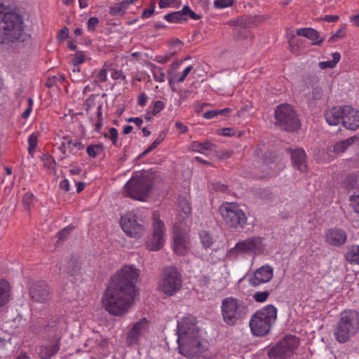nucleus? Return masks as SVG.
I'll list each match as a JSON object with an SVG mask.
<instances>
[{"label":"nucleus","mask_w":359,"mask_h":359,"mask_svg":"<svg viewBox=\"0 0 359 359\" xmlns=\"http://www.w3.org/2000/svg\"><path fill=\"white\" fill-rule=\"evenodd\" d=\"M139 276L140 270L130 265L123 266L111 276L102 297V306L111 316L121 317L130 311L138 294L135 284Z\"/></svg>","instance_id":"obj_1"},{"label":"nucleus","mask_w":359,"mask_h":359,"mask_svg":"<svg viewBox=\"0 0 359 359\" xmlns=\"http://www.w3.org/2000/svg\"><path fill=\"white\" fill-rule=\"evenodd\" d=\"M178 349L182 355L202 359L208 355L209 343L203 338V332L196 325V318L188 315L177 320Z\"/></svg>","instance_id":"obj_2"},{"label":"nucleus","mask_w":359,"mask_h":359,"mask_svg":"<svg viewBox=\"0 0 359 359\" xmlns=\"http://www.w3.org/2000/svg\"><path fill=\"white\" fill-rule=\"evenodd\" d=\"M30 34L25 30L22 18L15 12H6L0 27L1 43L24 42Z\"/></svg>","instance_id":"obj_3"},{"label":"nucleus","mask_w":359,"mask_h":359,"mask_svg":"<svg viewBox=\"0 0 359 359\" xmlns=\"http://www.w3.org/2000/svg\"><path fill=\"white\" fill-rule=\"evenodd\" d=\"M359 330V315L354 310H345L334 330V336L339 343L348 341Z\"/></svg>","instance_id":"obj_4"},{"label":"nucleus","mask_w":359,"mask_h":359,"mask_svg":"<svg viewBox=\"0 0 359 359\" xmlns=\"http://www.w3.org/2000/svg\"><path fill=\"white\" fill-rule=\"evenodd\" d=\"M277 318V309L269 304L254 313L250 320L252 333L258 337L267 334Z\"/></svg>","instance_id":"obj_5"},{"label":"nucleus","mask_w":359,"mask_h":359,"mask_svg":"<svg viewBox=\"0 0 359 359\" xmlns=\"http://www.w3.org/2000/svg\"><path fill=\"white\" fill-rule=\"evenodd\" d=\"M221 311L224 322L228 325L233 326L244 319L249 311L243 301L229 297L222 300Z\"/></svg>","instance_id":"obj_6"},{"label":"nucleus","mask_w":359,"mask_h":359,"mask_svg":"<svg viewBox=\"0 0 359 359\" xmlns=\"http://www.w3.org/2000/svg\"><path fill=\"white\" fill-rule=\"evenodd\" d=\"M152 185L151 179L146 172H136L125 184L124 190L128 197L137 201H144Z\"/></svg>","instance_id":"obj_7"},{"label":"nucleus","mask_w":359,"mask_h":359,"mask_svg":"<svg viewBox=\"0 0 359 359\" xmlns=\"http://www.w3.org/2000/svg\"><path fill=\"white\" fill-rule=\"evenodd\" d=\"M265 244L264 239L253 236L238 242L226 254L229 259H234L243 254L257 255L264 252Z\"/></svg>","instance_id":"obj_8"},{"label":"nucleus","mask_w":359,"mask_h":359,"mask_svg":"<svg viewBox=\"0 0 359 359\" xmlns=\"http://www.w3.org/2000/svg\"><path fill=\"white\" fill-rule=\"evenodd\" d=\"M219 212L229 227L238 228L245 224V214L236 203H223L219 208Z\"/></svg>","instance_id":"obj_9"},{"label":"nucleus","mask_w":359,"mask_h":359,"mask_svg":"<svg viewBox=\"0 0 359 359\" xmlns=\"http://www.w3.org/2000/svg\"><path fill=\"white\" fill-rule=\"evenodd\" d=\"M46 332L50 344L41 345L38 348V354L41 359H49L58 352L62 335V327L60 325H49Z\"/></svg>","instance_id":"obj_10"},{"label":"nucleus","mask_w":359,"mask_h":359,"mask_svg":"<svg viewBox=\"0 0 359 359\" xmlns=\"http://www.w3.org/2000/svg\"><path fill=\"white\" fill-rule=\"evenodd\" d=\"M182 287V278L177 269L166 267L161 275L158 289L165 294L171 296Z\"/></svg>","instance_id":"obj_11"},{"label":"nucleus","mask_w":359,"mask_h":359,"mask_svg":"<svg viewBox=\"0 0 359 359\" xmlns=\"http://www.w3.org/2000/svg\"><path fill=\"white\" fill-rule=\"evenodd\" d=\"M275 118L276 123L285 130L292 131L299 127L297 115L291 105L288 104H281L276 107Z\"/></svg>","instance_id":"obj_12"},{"label":"nucleus","mask_w":359,"mask_h":359,"mask_svg":"<svg viewBox=\"0 0 359 359\" xmlns=\"http://www.w3.org/2000/svg\"><path fill=\"white\" fill-rule=\"evenodd\" d=\"M299 345V339L294 336H286L269 351L271 358L289 359Z\"/></svg>","instance_id":"obj_13"},{"label":"nucleus","mask_w":359,"mask_h":359,"mask_svg":"<svg viewBox=\"0 0 359 359\" xmlns=\"http://www.w3.org/2000/svg\"><path fill=\"white\" fill-rule=\"evenodd\" d=\"M165 243V228L163 222L156 214L154 215L152 233L147 237L145 245L150 251H158L162 249Z\"/></svg>","instance_id":"obj_14"},{"label":"nucleus","mask_w":359,"mask_h":359,"mask_svg":"<svg viewBox=\"0 0 359 359\" xmlns=\"http://www.w3.org/2000/svg\"><path fill=\"white\" fill-rule=\"evenodd\" d=\"M137 215L135 210L123 215L120 219V226L126 235L131 238H141L146 231L145 227L137 222Z\"/></svg>","instance_id":"obj_15"},{"label":"nucleus","mask_w":359,"mask_h":359,"mask_svg":"<svg viewBox=\"0 0 359 359\" xmlns=\"http://www.w3.org/2000/svg\"><path fill=\"white\" fill-rule=\"evenodd\" d=\"M172 250L178 255H185L189 250V241L182 233L178 224L172 228Z\"/></svg>","instance_id":"obj_16"},{"label":"nucleus","mask_w":359,"mask_h":359,"mask_svg":"<svg viewBox=\"0 0 359 359\" xmlns=\"http://www.w3.org/2000/svg\"><path fill=\"white\" fill-rule=\"evenodd\" d=\"M148 329L149 321L146 318H142L135 323L127 334V344L129 346L137 344L141 337L148 332Z\"/></svg>","instance_id":"obj_17"},{"label":"nucleus","mask_w":359,"mask_h":359,"mask_svg":"<svg viewBox=\"0 0 359 359\" xmlns=\"http://www.w3.org/2000/svg\"><path fill=\"white\" fill-rule=\"evenodd\" d=\"M273 276V269L269 264H265L255 271L250 277L249 281L252 286L269 282Z\"/></svg>","instance_id":"obj_18"},{"label":"nucleus","mask_w":359,"mask_h":359,"mask_svg":"<svg viewBox=\"0 0 359 359\" xmlns=\"http://www.w3.org/2000/svg\"><path fill=\"white\" fill-rule=\"evenodd\" d=\"M343 126L351 130H357L359 128V111L351 106H344Z\"/></svg>","instance_id":"obj_19"},{"label":"nucleus","mask_w":359,"mask_h":359,"mask_svg":"<svg viewBox=\"0 0 359 359\" xmlns=\"http://www.w3.org/2000/svg\"><path fill=\"white\" fill-rule=\"evenodd\" d=\"M30 296L33 301L45 303L50 299L48 287L45 283H37L30 289Z\"/></svg>","instance_id":"obj_20"},{"label":"nucleus","mask_w":359,"mask_h":359,"mask_svg":"<svg viewBox=\"0 0 359 359\" xmlns=\"http://www.w3.org/2000/svg\"><path fill=\"white\" fill-rule=\"evenodd\" d=\"M327 243L334 246H340L344 244L347 239L346 233L337 228L329 229L325 236Z\"/></svg>","instance_id":"obj_21"},{"label":"nucleus","mask_w":359,"mask_h":359,"mask_svg":"<svg viewBox=\"0 0 359 359\" xmlns=\"http://www.w3.org/2000/svg\"><path fill=\"white\" fill-rule=\"evenodd\" d=\"M344 107H332L325 113V118L327 123L330 126L343 124Z\"/></svg>","instance_id":"obj_22"},{"label":"nucleus","mask_w":359,"mask_h":359,"mask_svg":"<svg viewBox=\"0 0 359 359\" xmlns=\"http://www.w3.org/2000/svg\"><path fill=\"white\" fill-rule=\"evenodd\" d=\"M59 148L62 154H66L68 151L72 154H76L78 151L82 150L84 148V145L79 140L65 137L63 138V141Z\"/></svg>","instance_id":"obj_23"},{"label":"nucleus","mask_w":359,"mask_h":359,"mask_svg":"<svg viewBox=\"0 0 359 359\" xmlns=\"http://www.w3.org/2000/svg\"><path fill=\"white\" fill-rule=\"evenodd\" d=\"M291 158L294 165L301 172L307 169L306 154L304 149H296L291 151Z\"/></svg>","instance_id":"obj_24"},{"label":"nucleus","mask_w":359,"mask_h":359,"mask_svg":"<svg viewBox=\"0 0 359 359\" xmlns=\"http://www.w3.org/2000/svg\"><path fill=\"white\" fill-rule=\"evenodd\" d=\"M356 140V137H352L345 140L337 142L332 147L333 149V150H330L332 154H329L328 156H324L323 160L329 161L334 158V154L344 152L351 145L355 142Z\"/></svg>","instance_id":"obj_25"},{"label":"nucleus","mask_w":359,"mask_h":359,"mask_svg":"<svg viewBox=\"0 0 359 359\" xmlns=\"http://www.w3.org/2000/svg\"><path fill=\"white\" fill-rule=\"evenodd\" d=\"M296 34L298 36H304L312 41L313 45H319L324 41V38H320L318 32L313 28H300L297 29Z\"/></svg>","instance_id":"obj_26"},{"label":"nucleus","mask_w":359,"mask_h":359,"mask_svg":"<svg viewBox=\"0 0 359 359\" xmlns=\"http://www.w3.org/2000/svg\"><path fill=\"white\" fill-rule=\"evenodd\" d=\"M191 213V208L189 202L185 199H180L177 205V217L180 222L182 223L187 219Z\"/></svg>","instance_id":"obj_27"},{"label":"nucleus","mask_w":359,"mask_h":359,"mask_svg":"<svg viewBox=\"0 0 359 359\" xmlns=\"http://www.w3.org/2000/svg\"><path fill=\"white\" fill-rule=\"evenodd\" d=\"M11 298V287L5 280H0V307L7 304Z\"/></svg>","instance_id":"obj_28"},{"label":"nucleus","mask_w":359,"mask_h":359,"mask_svg":"<svg viewBox=\"0 0 359 359\" xmlns=\"http://www.w3.org/2000/svg\"><path fill=\"white\" fill-rule=\"evenodd\" d=\"M128 6L122 1L118 3L114 4L109 7V13L112 16L121 17L125 15Z\"/></svg>","instance_id":"obj_29"},{"label":"nucleus","mask_w":359,"mask_h":359,"mask_svg":"<svg viewBox=\"0 0 359 359\" xmlns=\"http://www.w3.org/2000/svg\"><path fill=\"white\" fill-rule=\"evenodd\" d=\"M200 242L205 250L211 248L215 242L214 237L207 231H201L199 233Z\"/></svg>","instance_id":"obj_30"},{"label":"nucleus","mask_w":359,"mask_h":359,"mask_svg":"<svg viewBox=\"0 0 359 359\" xmlns=\"http://www.w3.org/2000/svg\"><path fill=\"white\" fill-rule=\"evenodd\" d=\"M346 259L351 264H359V245L351 246L346 254Z\"/></svg>","instance_id":"obj_31"},{"label":"nucleus","mask_w":359,"mask_h":359,"mask_svg":"<svg viewBox=\"0 0 359 359\" xmlns=\"http://www.w3.org/2000/svg\"><path fill=\"white\" fill-rule=\"evenodd\" d=\"M332 60L320 62L318 64L319 67L321 69H332L335 67L341 59V55L339 53L335 52L332 55Z\"/></svg>","instance_id":"obj_32"},{"label":"nucleus","mask_w":359,"mask_h":359,"mask_svg":"<svg viewBox=\"0 0 359 359\" xmlns=\"http://www.w3.org/2000/svg\"><path fill=\"white\" fill-rule=\"evenodd\" d=\"M81 268L79 264L75 260H70L68 262V266L66 269L67 274L72 276H77L81 273Z\"/></svg>","instance_id":"obj_33"},{"label":"nucleus","mask_w":359,"mask_h":359,"mask_svg":"<svg viewBox=\"0 0 359 359\" xmlns=\"http://www.w3.org/2000/svg\"><path fill=\"white\" fill-rule=\"evenodd\" d=\"M103 151V146L101 144H90L87 149L88 155L91 158H95L97 155L101 154Z\"/></svg>","instance_id":"obj_34"},{"label":"nucleus","mask_w":359,"mask_h":359,"mask_svg":"<svg viewBox=\"0 0 359 359\" xmlns=\"http://www.w3.org/2000/svg\"><path fill=\"white\" fill-rule=\"evenodd\" d=\"M164 18L168 22L172 23H177L184 20L182 16L181 13H180L179 11L167 14L165 15Z\"/></svg>","instance_id":"obj_35"},{"label":"nucleus","mask_w":359,"mask_h":359,"mask_svg":"<svg viewBox=\"0 0 359 359\" xmlns=\"http://www.w3.org/2000/svg\"><path fill=\"white\" fill-rule=\"evenodd\" d=\"M192 69L193 67L191 65L187 67L181 73L173 75V79L175 80L177 83L183 82Z\"/></svg>","instance_id":"obj_36"},{"label":"nucleus","mask_w":359,"mask_h":359,"mask_svg":"<svg viewBox=\"0 0 359 359\" xmlns=\"http://www.w3.org/2000/svg\"><path fill=\"white\" fill-rule=\"evenodd\" d=\"M153 76L154 79L157 82L162 83L165 81V74L162 69L159 67H155L154 69Z\"/></svg>","instance_id":"obj_37"},{"label":"nucleus","mask_w":359,"mask_h":359,"mask_svg":"<svg viewBox=\"0 0 359 359\" xmlns=\"http://www.w3.org/2000/svg\"><path fill=\"white\" fill-rule=\"evenodd\" d=\"M350 202L353 211L359 215V192L350 196Z\"/></svg>","instance_id":"obj_38"},{"label":"nucleus","mask_w":359,"mask_h":359,"mask_svg":"<svg viewBox=\"0 0 359 359\" xmlns=\"http://www.w3.org/2000/svg\"><path fill=\"white\" fill-rule=\"evenodd\" d=\"M38 142V135L35 133H32L28 138L29 147L28 151L31 154L35 150Z\"/></svg>","instance_id":"obj_39"},{"label":"nucleus","mask_w":359,"mask_h":359,"mask_svg":"<svg viewBox=\"0 0 359 359\" xmlns=\"http://www.w3.org/2000/svg\"><path fill=\"white\" fill-rule=\"evenodd\" d=\"M104 135L106 138L110 139L114 145H116L118 131L115 128H111L107 133H104Z\"/></svg>","instance_id":"obj_40"},{"label":"nucleus","mask_w":359,"mask_h":359,"mask_svg":"<svg viewBox=\"0 0 359 359\" xmlns=\"http://www.w3.org/2000/svg\"><path fill=\"white\" fill-rule=\"evenodd\" d=\"M269 296V292L268 291L263 292H257L253 294V299L257 302H265Z\"/></svg>","instance_id":"obj_41"},{"label":"nucleus","mask_w":359,"mask_h":359,"mask_svg":"<svg viewBox=\"0 0 359 359\" xmlns=\"http://www.w3.org/2000/svg\"><path fill=\"white\" fill-rule=\"evenodd\" d=\"M165 104L161 100H156L153 103V107L151 109V113L154 115H156L160 113L164 108Z\"/></svg>","instance_id":"obj_42"},{"label":"nucleus","mask_w":359,"mask_h":359,"mask_svg":"<svg viewBox=\"0 0 359 359\" xmlns=\"http://www.w3.org/2000/svg\"><path fill=\"white\" fill-rule=\"evenodd\" d=\"M233 3V0H215L214 6L219 9L227 8L231 6Z\"/></svg>","instance_id":"obj_43"},{"label":"nucleus","mask_w":359,"mask_h":359,"mask_svg":"<svg viewBox=\"0 0 359 359\" xmlns=\"http://www.w3.org/2000/svg\"><path fill=\"white\" fill-rule=\"evenodd\" d=\"M107 79V72L105 69H100L95 75V81L96 82H104Z\"/></svg>","instance_id":"obj_44"},{"label":"nucleus","mask_w":359,"mask_h":359,"mask_svg":"<svg viewBox=\"0 0 359 359\" xmlns=\"http://www.w3.org/2000/svg\"><path fill=\"white\" fill-rule=\"evenodd\" d=\"M199 146L201 149V153H203L204 151H214L215 149V145L209 141L200 142Z\"/></svg>","instance_id":"obj_45"},{"label":"nucleus","mask_w":359,"mask_h":359,"mask_svg":"<svg viewBox=\"0 0 359 359\" xmlns=\"http://www.w3.org/2000/svg\"><path fill=\"white\" fill-rule=\"evenodd\" d=\"M34 195L32 193H26L22 198V203L26 208H29L32 203Z\"/></svg>","instance_id":"obj_46"},{"label":"nucleus","mask_w":359,"mask_h":359,"mask_svg":"<svg viewBox=\"0 0 359 359\" xmlns=\"http://www.w3.org/2000/svg\"><path fill=\"white\" fill-rule=\"evenodd\" d=\"M85 61V56L83 52L76 53L72 60V62L74 65H79L82 64Z\"/></svg>","instance_id":"obj_47"},{"label":"nucleus","mask_w":359,"mask_h":359,"mask_svg":"<svg viewBox=\"0 0 359 359\" xmlns=\"http://www.w3.org/2000/svg\"><path fill=\"white\" fill-rule=\"evenodd\" d=\"M99 23V20L97 18L92 17L88 20V29L89 31H93Z\"/></svg>","instance_id":"obj_48"},{"label":"nucleus","mask_w":359,"mask_h":359,"mask_svg":"<svg viewBox=\"0 0 359 359\" xmlns=\"http://www.w3.org/2000/svg\"><path fill=\"white\" fill-rule=\"evenodd\" d=\"M111 77L112 79L116 80V79H123L124 80L126 79L125 75L123 74V72L121 70L114 69L112 71L111 74Z\"/></svg>","instance_id":"obj_49"},{"label":"nucleus","mask_w":359,"mask_h":359,"mask_svg":"<svg viewBox=\"0 0 359 359\" xmlns=\"http://www.w3.org/2000/svg\"><path fill=\"white\" fill-rule=\"evenodd\" d=\"M346 35L345 32V28L341 27L339 29L335 34L332 35V36L330 38V41H334L336 39H341L344 38Z\"/></svg>","instance_id":"obj_50"},{"label":"nucleus","mask_w":359,"mask_h":359,"mask_svg":"<svg viewBox=\"0 0 359 359\" xmlns=\"http://www.w3.org/2000/svg\"><path fill=\"white\" fill-rule=\"evenodd\" d=\"M155 6L153 4L150 8L145 9L143 11L142 14V19H147L152 16L154 13Z\"/></svg>","instance_id":"obj_51"},{"label":"nucleus","mask_w":359,"mask_h":359,"mask_svg":"<svg viewBox=\"0 0 359 359\" xmlns=\"http://www.w3.org/2000/svg\"><path fill=\"white\" fill-rule=\"evenodd\" d=\"M69 36V29L67 27H65L62 28L59 33L57 34V39L59 41H64Z\"/></svg>","instance_id":"obj_52"},{"label":"nucleus","mask_w":359,"mask_h":359,"mask_svg":"<svg viewBox=\"0 0 359 359\" xmlns=\"http://www.w3.org/2000/svg\"><path fill=\"white\" fill-rule=\"evenodd\" d=\"M32 106H33V100L31 98L28 99V107L25 109V111L22 113V116L24 118H27L29 116L32 111Z\"/></svg>","instance_id":"obj_53"},{"label":"nucleus","mask_w":359,"mask_h":359,"mask_svg":"<svg viewBox=\"0 0 359 359\" xmlns=\"http://www.w3.org/2000/svg\"><path fill=\"white\" fill-rule=\"evenodd\" d=\"M219 116L217 109L207 111L203 114V117L206 119H212Z\"/></svg>","instance_id":"obj_54"},{"label":"nucleus","mask_w":359,"mask_h":359,"mask_svg":"<svg viewBox=\"0 0 359 359\" xmlns=\"http://www.w3.org/2000/svg\"><path fill=\"white\" fill-rule=\"evenodd\" d=\"M147 101V97L144 93H140L137 97L138 104L141 107L145 106Z\"/></svg>","instance_id":"obj_55"},{"label":"nucleus","mask_w":359,"mask_h":359,"mask_svg":"<svg viewBox=\"0 0 359 359\" xmlns=\"http://www.w3.org/2000/svg\"><path fill=\"white\" fill-rule=\"evenodd\" d=\"M175 126L182 134L185 133L188 130V127L184 125L182 122H176Z\"/></svg>","instance_id":"obj_56"},{"label":"nucleus","mask_w":359,"mask_h":359,"mask_svg":"<svg viewBox=\"0 0 359 359\" xmlns=\"http://www.w3.org/2000/svg\"><path fill=\"white\" fill-rule=\"evenodd\" d=\"M176 0H160L158 5L161 8L169 7L172 4L175 2Z\"/></svg>","instance_id":"obj_57"},{"label":"nucleus","mask_w":359,"mask_h":359,"mask_svg":"<svg viewBox=\"0 0 359 359\" xmlns=\"http://www.w3.org/2000/svg\"><path fill=\"white\" fill-rule=\"evenodd\" d=\"M72 230V228L68 226L58 232V236L60 240L65 239L67 234L69 233V231Z\"/></svg>","instance_id":"obj_58"},{"label":"nucleus","mask_w":359,"mask_h":359,"mask_svg":"<svg viewBox=\"0 0 359 359\" xmlns=\"http://www.w3.org/2000/svg\"><path fill=\"white\" fill-rule=\"evenodd\" d=\"M181 13L182 18L184 20H186V15H188L189 14H194V12L190 9V8L188 6H184L182 11H179Z\"/></svg>","instance_id":"obj_59"},{"label":"nucleus","mask_w":359,"mask_h":359,"mask_svg":"<svg viewBox=\"0 0 359 359\" xmlns=\"http://www.w3.org/2000/svg\"><path fill=\"white\" fill-rule=\"evenodd\" d=\"M200 257L205 261H208L210 263H216L217 260L219 259L217 257H214L212 256H208L206 255H200Z\"/></svg>","instance_id":"obj_60"},{"label":"nucleus","mask_w":359,"mask_h":359,"mask_svg":"<svg viewBox=\"0 0 359 359\" xmlns=\"http://www.w3.org/2000/svg\"><path fill=\"white\" fill-rule=\"evenodd\" d=\"M69 187H70L69 182L67 179H65V180L60 181V189H64L66 191H68L69 190Z\"/></svg>","instance_id":"obj_61"},{"label":"nucleus","mask_w":359,"mask_h":359,"mask_svg":"<svg viewBox=\"0 0 359 359\" xmlns=\"http://www.w3.org/2000/svg\"><path fill=\"white\" fill-rule=\"evenodd\" d=\"M338 19L339 16L334 15H327L324 18V20L329 22H336Z\"/></svg>","instance_id":"obj_62"},{"label":"nucleus","mask_w":359,"mask_h":359,"mask_svg":"<svg viewBox=\"0 0 359 359\" xmlns=\"http://www.w3.org/2000/svg\"><path fill=\"white\" fill-rule=\"evenodd\" d=\"M94 100L95 98L93 96H90L86 100L85 104L86 106L87 110H89L93 107L94 104Z\"/></svg>","instance_id":"obj_63"},{"label":"nucleus","mask_w":359,"mask_h":359,"mask_svg":"<svg viewBox=\"0 0 359 359\" xmlns=\"http://www.w3.org/2000/svg\"><path fill=\"white\" fill-rule=\"evenodd\" d=\"M350 21L356 27L359 26V15H353L350 18Z\"/></svg>","instance_id":"obj_64"}]
</instances>
